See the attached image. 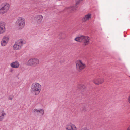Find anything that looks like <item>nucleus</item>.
Instances as JSON below:
<instances>
[{
    "mask_svg": "<svg viewBox=\"0 0 130 130\" xmlns=\"http://www.w3.org/2000/svg\"><path fill=\"white\" fill-rule=\"evenodd\" d=\"M34 112L36 113H40L42 115H43L44 113V110L43 108L37 109L35 108L34 109Z\"/></svg>",
    "mask_w": 130,
    "mask_h": 130,
    "instance_id": "nucleus-14",
    "label": "nucleus"
},
{
    "mask_svg": "<svg viewBox=\"0 0 130 130\" xmlns=\"http://www.w3.org/2000/svg\"><path fill=\"white\" fill-rule=\"evenodd\" d=\"M91 18V14L90 13H88L83 17L82 19V21L83 22H85L90 20Z\"/></svg>",
    "mask_w": 130,
    "mask_h": 130,
    "instance_id": "nucleus-11",
    "label": "nucleus"
},
{
    "mask_svg": "<svg viewBox=\"0 0 130 130\" xmlns=\"http://www.w3.org/2000/svg\"><path fill=\"white\" fill-rule=\"evenodd\" d=\"M9 99L10 100H12L13 99V97H9Z\"/></svg>",
    "mask_w": 130,
    "mask_h": 130,
    "instance_id": "nucleus-21",
    "label": "nucleus"
},
{
    "mask_svg": "<svg viewBox=\"0 0 130 130\" xmlns=\"http://www.w3.org/2000/svg\"><path fill=\"white\" fill-rule=\"evenodd\" d=\"M79 2H76V5H77V4H78V3H79Z\"/></svg>",
    "mask_w": 130,
    "mask_h": 130,
    "instance_id": "nucleus-24",
    "label": "nucleus"
},
{
    "mask_svg": "<svg viewBox=\"0 0 130 130\" xmlns=\"http://www.w3.org/2000/svg\"><path fill=\"white\" fill-rule=\"evenodd\" d=\"M10 37L9 35H6L4 36L2 39L7 43H8L10 40Z\"/></svg>",
    "mask_w": 130,
    "mask_h": 130,
    "instance_id": "nucleus-17",
    "label": "nucleus"
},
{
    "mask_svg": "<svg viewBox=\"0 0 130 130\" xmlns=\"http://www.w3.org/2000/svg\"><path fill=\"white\" fill-rule=\"evenodd\" d=\"M128 102H129V103H130V96H129V97L128 98Z\"/></svg>",
    "mask_w": 130,
    "mask_h": 130,
    "instance_id": "nucleus-22",
    "label": "nucleus"
},
{
    "mask_svg": "<svg viewBox=\"0 0 130 130\" xmlns=\"http://www.w3.org/2000/svg\"><path fill=\"white\" fill-rule=\"evenodd\" d=\"M6 24L4 22H0V34L4 33L6 31Z\"/></svg>",
    "mask_w": 130,
    "mask_h": 130,
    "instance_id": "nucleus-7",
    "label": "nucleus"
},
{
    "mask_svg": "<svg viewBox=\"0 0 130 130\" xmlns=\"http://www.w3.org/2000/svg\"><path fill=\"white\" fill-rule=\"evenodd\" d=\"M33 58L30 59L26 62L27 65L28 66L34 67Z\"/></svg>",
    "mask_w": 130,
    "mask_h": 130,
    "instance_id": "nucleus-13",
    "label": "nucleus"
},
{
    "mask_svg": "<svg viewBox=\"0 0 130 130\" xmlns=\"http://www.w3.org/2000/svg\"><path fill=\"white\" fill-rule=\"evenodd\" d=\"M13 70L12 69H11L9 70V72L11 73L13 72Z\"/></svg>",
    "mask_w": 130,
    "mask_h": 130,
    "instance_id": "nucleus-20",
    "label": "nucleus"
},
{
    "mask_svg": "<svg viewBox=\"0 0 130 130\" xmlns=\"http://www.w3.org/2000/svg\"><path fill=\"white\" fill-rule=\"evenodd\" d=\"M20 64L17 61H13L10 64V66L12 68H18L20 67Z\"/></svg>",
    "mask_w": 130,
    "mask_h": 130,
    "instance_id": "nucleus-10",
    "label": "nucleus"
},
{
    "mask_svg": "<svg viewBox=\"0 0 130 130\" xmlns=\"http://www.w3.org/2000/svg\"><path fill=\"white\" fill-rule=\"evenodd\" d=\"M127 130H130V126L128 128Z\"/></svg>",
    "mask_w": 130,
    "mask_h": 130,
    "instance_id": "nucleus-23",
    "label": "nucleus"
},
{
    "mask_svg": "<svg viewBox=\"0 0 130 130\" xmlns=\"http://www.w3.org/2000/svg\"><path fill=\"white\" fill-rule=\"evenodd\" d=\"M6 114L4 110L0 109V121H2L4 119Z\"/></svg>",
    "mask_w": 130,
    "mask_h": 130,
    "instance_id": "nucleus-12",
    "label": "nucleus"
},
{
    "mask_svg": "<svg viewBox=\"0 0 130 130\" xmlns=\"http://www.w3.org/2000/svg\"><path fill=\"white\" fill-rule=\"evenodd\" d=\"M90 38L87 36L82 35L76 37L74 40L77 42L82 43L85 45H88L90 42Z\"/></svg>",
    "mask_w": 130,
    "mask_h": 130,
    "instance_id": "nucleus-2",
    "label": "nucleus"
},
{
    "mask_svg": "<svg viewBox=\"0 0 130 130\" xmlns=\"http://www.w3.org/2000/svg\"><path fill=\"white\" fill-rule=\"evenodd\" d=\"M67 130H77V128L74 124H67L65 127Z\"/></svg>",
    "mask_w": 130,
    "mask_h": 130,
    "instance_id": "nucleus-8",
    "label": "nucleus"
},
{
    "mask_svg": "<svg viewBox=\"0 0 130 130\" xmlns=\"http://www.w3.org/2000/svg\"><path fill=\"white\" fill-rule=\"evenodd\" d=\"M76 8L77 7H75L74 8L73 7L71 6H67L65 8V9L66 11L67 10L72 11L74 10H75Z\"/></svg>",
    "mask_w": 130,
    "mask_h": 130,
    "instance_id": "nucleus-18",
    "label": "nucleus"
},
{
    "mask_svg": "<svg viewBox=\"0 0 130 130\" xmlns=\"http://www.w3.org/2000/svg\"><path fill=\"white\" fill-rule=\"evenodd\" d=\"M10 5L9 3L5 2L3 3L1 5V7L0 9V14H4L9 10Z\"/></svg>",
    "mask_w": 130,
    "mask_h": 130,
    "instance_id": "nucleus-5",
    "label": "nucleus"
},
{
    "mask_svg": "<svg viewBox=\"0 0 130 130\" xmlns=\"http://www.w3.org/2000/svg\"><path fill=\"white\" fill-rule=\"evenodd\" d=\"M16 23L18 28L22 29L23 28L25 25V20L22 17H18L16 21Z\"/></svg>",
    "mask_w": 130,
    "mask_h": 130,
    "instance_id": "nucleus-3",
    "label": "nucleus"
},
{
    "mask_svg": "<svg viewBox=\"0 0 130 130\" xmlns=\"http://www.w3.org/2000/svg\"><path fill=\"white\" fill-rule=\"evenodd\" d=\"M34 67L38 66L40 63V61L39 59L37 58H33Z\"/></svg>",
    "mask_w": 130,
    "mask_h": 130,
    "instance_id": "nucleus-15",
    "label": "nucleus"
},
{
    "mask_svg": "<svg viewBox=\"0 0 130 130\" xmlns=\"http://www.w3.org/2000/svg\"><path fill=\"white\" fill-rule=\"evenodd\" d=\"M82 0H79V2L80 1H82Z\"/></svg>",
    "mask_w": 130,
    "mask_h": 130,
    "instance_id": "nucleus-25",
    "label": "nucleus"
},
{
    "mask_svg": "<svg viewBox=\"0 0 130 130\" xmlns=\"http://www.w3.org/2000/svg\"><path fill=\"white\" fill-rule=\"evenodd\" d=\"M104 81V79L103 78L94 79L93 80V83L96 85H99L102 84Z\"/></svg>",
    "mask_w": 130,
    "mask_h": 130,
    "instance_id": "nucleus-9",
    "label": "nucleus"
},
{
    "mask_svg": "<svg viewBox=\"0 0 130 130\" xmlns=\"http://www.w3.org/2000/svg\"><path fill=\"white\" fill-rule=\"evenodd\" d=\"M25 40L20 39L18 40L15 43L13 46V48L15 50L20 49L22 48L23 45L25 43Z\"/></svg>",
    "mask_w": 130,
    "mask_h": 130,
    "instance_id": "nucleus-4",
    "label": "nucleus"
},
{
    "mask_svg": "<svg viewBox=\"0 0 130 130\" xmlns=\"http://www.w3.org/2000/svg\"><path fill=\"white\" fill-rule=\"evenodd\" d=\"M42 89L41 85L37 82L32 83L31 88V92L34 95H37L39 94Z\"/></svg>",
    "mask_w": 130,
    "mask_h": 130,
    "instance_id": "nucleus-1",
    "label": "nucleus"
},
{
    "mask_svg": "<svg viewBox=\"0 0 130 130\" xmlns=\"http://www.w3.org/2000/svg\"><path fill=\"white\" fill-rule=\"evenodd\" d=\"M36 20L38 23H40L43 19V16L41 15H38L36 17Z\"/></svg>",
    "mask_w": 130,
    "mask_h": 130,
    "instance_id": "nucleus-16",
    "label": "nucleus"
},
{
    "mask_svg": "<svg viewBox=\"0 0 130 130\" xmlns=\"http://www.w3.org/2000/svg\"><path fill=\"white\" fill-rule=\"evenodd\" d=\"M76 68L79 71H80L84 69L86 67L85 63H83L80 60H77L76 62Z\"/></svg>",
    "mask_w": 130,
    "mask_h": 130,
    "instance_id": "nucleus-6",
    "label": "nucleus"
},
{
    "mask_svg": "<svg viewBox=\"0 0 130 130\" xmlns=\"http://www.w3.org/2000/svg\"><path fill=\"white\" fill-rule=\"evenodd\" d=\"M1 43V46H2L4 47L6 46L8 43L2 39Z\"/></svg>",
    "mask_w": 130,
    "mask_h": 130,
    "instance_id": "nucleus-19",
    "label": "nucleus"
}]
</instances>
